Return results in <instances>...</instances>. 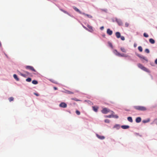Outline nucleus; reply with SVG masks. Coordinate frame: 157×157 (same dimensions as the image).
<instances>
[{
  "label": "nucleus",
  "instance_id": "obj_12",
  "mask_svg": "<svg viewBox=\"0 0 157 157\" xmlns=\"http://www.w3.org/2000/svg\"><path fill=\"white\" fill-rule=\"evenodd\" d=\"M74 9L77 12H78L79 13L81 14H82L83 13L82 12L80 11L76 7H75L74 8Z\"/></svg>",
  "mask_w": 157,
  "mask_h": 157
},
{
  "label": "nucleus",
  "instance_id": "obj_15",
  "mask_svg": "<svg viewBox=\"0 0 157 157\" xmlns=\"http://www.w3.org/2000/svg\"><path fill=\"white\" fill-rule=\"evenodd\" d=\"M18 74L20 75L21 76L24 77H26L27 75L26 74H22L19 71H18Z\"/></svg>",
  "mask_w": 157,
  "mask_h": 157
},
{
  "label": "nucleus",
  "instance_id": "obj_1",
  "mask_svg": "<svg viewBox=\"0 0 157 157\" xmlns=\"http://www.w3.org/2000/svg\"><path fill=\"white\" fill-rule=\"evenodd\" d=\"M113 52L116 56L119 57H128L129 56L127 54H121L120 53L118 52L116 50H114Z\"/></svg>",
  "mask_w": 157,
  "mask_h": 157
},
{
  "label": "nucleus",
  "instance_id": "obj_50",
  "mask_svg": "<svg viewBox=\"0 0 157 157\" xmlns=\"http://www.w3.org/2000/svg\"><path fill=\"white\" fill-rule=\"evenodd\" d=\"M156 28H157V27H156Z\"/></svg>",
  "mask_w": 157,
  "mask_h": 157
},
{
  "label": "nucleus",
  "instance_id": "obj_9",
  "mask_svg": "<svg viewBox=\"0 0 157 157\" xmlns=\"http://www.w3.org/2000/svg\"><path fill=\"white\" fill-rule=\"evenodd\" d=\"M107 33L109 35H111L113 33V31L109 29H108L107 31Z\"/></svg>",
  "mask_w": 157,
  "mask_h": 157
},
{
  "label": "nucleus",
  "instance_id": "obj_29",
  "mask_svg": "<svg viewBox=\"0 0 157 157\" xmlns=\"http://www.w3.org/2000/svg\"><path fill=\"white\" fill-rule=\"evenodd\" d=\"M66 93L69 94H74V93L73 92L67 90L66 91Z\"/></svg>",
  "mask_w": 157,
  "mask_h": 157
},
{
  "label": "nucleus",
  "instance_id": "obj_4",
  "mask_svg": "<svg viewBox=\"0 0 157 157\" xmlns=\"http://www.w3.org/2000/svg\"><path fill=\"white\" fill-rule=\"evenodd\" d=\"M115 35L116 37L117 38H121V39L122 40H125L124 37V36H121V33L119 32H117L115 33Z\"/></svg>",
  "mask_w": 157,
  "mask_h": 157
},
{
  "label": "nucleus",
  "instance_id": "obj_8",
  "mask_svg": "<svg viewBox=\"0 0 157 157\" xmlns=\"http://www.w3.org/2000/svg\"><path fill=\"white\" fill-rule=\"evenodd\" d=\"M87 26L88 28V30H87L89 31L90 32H93L94 30L92 26L89 25H87Z\"/></svg>",
  "mask_w": 157,
  "mask_h": 157
},
{
  "label": "nucleus",
  "instance_id": "obj_5",
  "mask_svg": "<svg viewBox=\"0 0 157 157\" xmlns=\"http://www.w3.org/2000/svg\"><path fill=\"white\" fill-rule=\"evenodd\" d=\"M25 68L27 69L30 70L32 71L36 72V70L32 66H26L25 67Z\"/></svg>",
  "mask_w": 157,
  "mask_h": 157
},
{
  "label": "nucleus",
  "instance_id": "obj_13",
  "mask_svg": "<svg viewBox=\"0 0 157 157\" xmlns=\"http://www.w3.org/2000/svg\"><path fill=\"white\" fill-rule=\"evenodd\" d=\"M141 118L140 117H138L136 119V121L137 123H139L141 121Z\"/></svg>",
  "mask_w": 157,
  "mask_h": 157
},
{
  "label": "nucleus",
  "instance_id": "obj_46",
  "mask_svg": "<svg viewBox=\"0 0 157 157\" xmlns=\"http://www.w3.org/2000/svg\"><path fill=\"white\" fill-rule=\"evenodd\" d=\"M102 10L103 11H105V12H106V11H107V9H105V10Z\"/></svg>",
  "mask_w": 157,
  "mask_h": 157
},
{
  "label": "nucleus",
  "instance_id": "obj_26",
  "mask_svg": "<svg viewBox=\"0 0 157 157\" xmlns=\"http://www.w3.org/2000/svg\"><path fill=\"white\" fill-rule=\"evenodd\" d=\"M14 100V98L13 97H10L9 98V100L10 102L13 101Z\"/></svg>",
  "mask_w": 157,
  "mask_h": 157
},
{
  "label": "nucleus",
  "instance_id": "obj_45",
  "mask_svg": "<svg viewBox=\"0 0 157 157\" xmlns=\"http://www.w3.org/2000/svg\"><path fill=\"white\" fill-rule=\"evenodd\" d=\"M143 122H144V123H147V121H143Z\"/></svg>",
  "mask_w": 157,
  "mask_h": 157
},
{
  "label": "nucleus",
  "instance_id": "obj_18",
  "mask_svg": "<svg viewBox=\"0 0 157 157\" xmlns=\"http://www.w3.org/2000/svg\"><path fill=\"white\" fill-rule=\"evenodd\" d=\"M93 109V110L95 112H97L98 111V107H95V106H93L92 107Z\"/></svg>",
  "mask_w": 157,
  "mask_h": 157
},
{
  "label": "nucleus",
  "instance_id": "obj_39",
  "mask_svg": "<svg viewBox=\"0 0 157 157\" xmlns=\"http://www.w3.org/2000/svg\"><path fill=\"white\" fill-rule=\"evenodd\" d=\"M24 72L26 73V74L27 75V76H29L30 74V73L27 71H24Z\"/></svg>",
  "mask_w": 157,
  "mask_h": 157
},
{
  "label": "nucleus",
  "instance_id": "obj_10",
  "mask_svg": "<svg viewBox=\"0 0 157 157\" xmlns=\"http://www.w3.org/2000/svg\"><path fill=\"white\" fill-rule=\"evenodd\" d=\"M96 136L98 138H99V139H101V140H103L105 138V137L104 136H100L97 134H96Z\"/></svg>",
  "mask_w": 157,
  "mask_h": 157
},
{
  "label": "nucleus",
  "instance_id": "obj_22",
  "mask_svg": "<svg viewBox=\"0 0 157 157\" xmlns=\"http://www.w3.org/2000/svg\"><path fill=\"white\" fill-rule=\"evenodd\" d=\"M60 10L61 11H62L64 13H66V14H68L69 15H70V14L67 12L66 11H65V10H63L62 9H60Z\"/></svg>",
  "mask_w": 157,
  "mask_h": 157
},
{
  "label": "nucleus",
  "instance_id": "obj_28",
  "mask_svg": "<svg viewBox=\"0 0 157 157\" xmlns=\"http://www.w3.org/2000/svg\"><path fill=\"white\" fill-rule=\"evenodd\" d=\"M31 78H28L26 79V81L27 82H30L31 81Z\"/></svg>",
  "mask_w": 157,
  "mask_h": 157
},
{
  "label": "nucleus",
  "instance_id": "obj_19",
  "mask_svg": "<svg viewBox=\"0 0 157 157\" xmlns=\"http://www.w3.org/2000/svg\"><path fill=\"white\" fill-rule=\"evenodd\" d=\"M13 77L14 79H15L17 81H18L19 80V78L17 77L16 75L14 74Z\"/></svg>",
  "mask_w": 157,
  "mask_h": 157
},
{
  "label": "nucleus",
  "instance_id": "obj_7",
  "mask_svg": "<svg viewBox=\"0 0 157 157\" xmlns=\"http://www.w3.org/2000/svg\"><path fill=\"white\" fill-rule=\"evenodd\" d=\"M59 106L62 108H65L67 107V104L64 102H62L59 104Z\"/></svg>",
  "mask_w": 157,
  "mask_h": 157
},
{
  "label": "nucleus",
  "instance_id": "obj_25",
  "mask_svg": "<svg viewBox=\"0 0 157 157\" xmlns=\"http://www.w3.org/2000/svg\"><path fill=\"white\" fill-rule=\"evenodd\" d=\"M141 59H142L144 60H145L147 62L148 61V60H147V59L145 57H144V56H142V57H141Z\"/></svg>",
  "mask_w": 157,
  "mask_h": 157
},
{
  "label": "nucleus",
  "instance_id": "obj_42",
  "mask_svg": "<svg viewBox=\"0 0 157 157\" xmlns=\"http://www.w3.org/2000/svg\"><path fill=\"white\" fill-rule=\"evenodd\" d=\"M83 26V28H84L85 29H86V30H88V29L87 28H86V27H85V26Z\"/></svg>",
  "mask_w": 157,
  "mask_h": 157
},
{
  "label": "nucleus",
  "instance_id": "obj_24",
  "mask_svg": "<svg viewBox=\"0 0 157 157\" xmlns=\"http://www.w3.org/2000/svg\"><path fill=\"white\" fill-rule=\"evenodd\" d=\"M71 100H73L75 101H81V100H80L78 99H77L76 98H71Z\"/></svg>",
  "mask_w": 157,
  "mask_h": 157
},
{
  "label": "nucleus",
  "instance_id": "obj_2",
  "mask_svg": "<svg viewBox=\"0 0 157 157\" xmlns=\"http://www.w3.org/2000/svg\"><path fill=\"white\" fill-rule=\"evenodd\" d=\"M134 108L136 110L139 111H145L147 110L146 107L141 106H135Z\"/></svg>",
  "mask_w": 157,
  "mask_h": 157
},
{
  "label": "nucleus",
  "instance_id": "obj_47",
  "mask_svg": "<svg viewBox=\"0 0 157 157\" xmlns=\"http://www.w3.org/2000/svg\"><path fill=\"white\" fill-rule=\"evenodd\" d=\"M141 57H142V56H139V57H140V58H141Z\"/></svg>",
  "mask_w": 157,
  "mask_h": 157
},
{
  "label": "nucleus",
  "instance_id": "obj_33",
  "mask_svg": "<svg viewBox=\"0 0 157 157\" xmlns=\"http://www.w3.org/2000/svg\"><path fill=\"white\" fill-rule=\"evenodd\" d=\"M144 36L145 37H148V35L146 33H144Z\"/></svg>",
  "mask_w": 157,
  "mask_h": 157
},
{
  "label": "nucleus",
  "instance_id": "obj_31",
  "mask_svg": "<svg viewBox=\"0 0 157 157\" xmlns=\"http://www.w3.org/2000/svg\"><path fill=\"white\" fill-rule=\"evenodd\" d=\"M112 117L115 118H117L118 117L117 115H112Z\"/></svg>",
  "mask_w": 157,
  "mask_h": 157
},
{
  "label": "nucleus",
  "instance_id": "obj_36",
  "mask_svg": "<svg viewBox=\"0 0 157 157\" xmlns=\"http://www.w3.org/2000/svg\"><path fill=\"white\" fill-rule=\"evenodd\" d=\"M76 113L78 115H79L80 114V112L77 110L76 111Z\"/></svg>",
  "mask_w": 157,
  "mask_h": 157
},
{
  "label": "nucleus",
  "instance_id": "obj_23",
  "mask_svg": "<svg viewBox=\"0 0 157 157\" xmlns=\"http://www.w3.org/2000/svg\"><path fill=\"white\" fill-rule=\"evenodd\" d=\"M32 83L33 84L36 85L38 83V82L36 80H34L32 81Z\"/></svg>",
  "mask_w": 157,
  "mask_h": 157
},
{
  "label": "nucleus",
  "instance_id": "obj_17",
  "mask_svg": "<svg viewBox=\"0 0 157 157\" xmlns=\"http://www.w3.org/2000/svg\"><path fill=\"white\" fill-rule=\"evenodd\" d=\"M149 41L152 44H154L155 43V40L152 38L150 39Z\"/></svg>",
  "mask_w": 157,
  "mask_h": 157
},
{
  "label": "nucleus",
  "instance_id": "obj_6",
  "mask_svg": "<svg viewBox=\"0 0 157 157\" xmlns=\"http://www.w3.org/2000/svg\"><path fill=\"white\" fill-rule=\"evenodd\" d=\"M110 110L107 108H104L101 110V112L104 114H106L110 112Z\"/></svg>",
  "mask_w": 157,
  "mask_h": 157
},
{
  "label": "nucleus",
  "instance_id": "obj_16",
  "mask_svg": "<svg viewBox=\"0 0 157 157\" xmlns=\"http://www.w3.org/2000/svg\"><path fill=\"white\" fill-rule=\"evenodd\" d=\"M121 127L123 129H126L129 128V127L128 125H122Z\"/></svg>",
  "mask_w": 157,
  "mask_h": 157
},
{
  "label": "nucleus",
  "instance_id": "obj_37",
  "mask_svg": "<svg viewBox=\"0 0 157 157\" xmlns=\"http://www.w3.org/2000/svg\"><path fill=\"white\" fill-rule=\"evenodd\" d=\"M109 120L108 119H105V123H109Z\"/></svg>",
  "mask_w": 157,
  "mask_h": 157
},
{
  "label": "nucleus",
  "instance_id": "obj_48",
  "mask_svg": "<svg viewBox=\"0 0 157 157\" xmlns=\"http://www.w3.org/2000/svg\"><path fill=\"white\" fill-rule=\"evenodd\" d=\"M137 56L139 57V56H140V55H137Z\"/></svg>",
  "mask_w": 157,
  "mask_h": 157
},
{
  "label": "nucleus",
  "instance_id": "obj_44",
  "mask_svg": "<svg viewBox=\"0 0 157 157\" xmlns=\"http://www.w3.org/2000/svg\"><path fill=\"white\" fill-rule=\"evenodd\" d=\"M54 89L55 90H57V88L56 87H54Z\"/></svg>",
  "mask_w": 157,
  "mask_h": 157
},
{
  "label": "nucleus",
  "instance_id": "obj_21",
  "mask_svg": "<svg viewBox=\"0 0 157 157\" xmlns=\"http://www.w3.org/2000/svg\"><path fill=\"white\" fill-rule=\"evenodd\" d=\"M128 120V121L130 122H132L133 121V120L132 117H128L127 118Z\"/></svg>",
  "mask_w": 157,
  "mask_h": 157
},
{
  "label": "nucleus",
  "instance_id": "obj_14",
  "mask_svg": "<svg viewBox=\"0 0 157 157\" xmlns=\"http://www.w3.org/2000/svg\"><path fill=\"white\" fill-rule=\"evenodd\" d=\"M82 14H83L85 16H87L89 18H91L92 17V16H91V15L85 14V13H82Z\"/></svg>",
  "mask_w": 157,
  "mask_h": 157
},
{
  "label": "nucleus",
  "instance_id": "obj_35",
  "mask_svg": "<svg viewBox=\"0 0 157 157\" xmlns=\"http://www.w3.org/2000/svg\"><path fill=\"white\" fill-rule=\"evenodd\" d=\"M129 25V24L128 22H126L125 24V26L126 27H128Z\"/></svg>",
  "mask_w": 157,
  "mask_h": 157
},
{
  "label": "nucleus",
  "instance_id": "obj_43",
  "mask_svg": "<svg viewBox=\"0 0 157 157\" xmlns=\"http://www.w3.org/2000/svg\"><path fill=\"white\" fill-rule=\"evenodd\" d=\"M155 64H157V59H156L155 61Z\"/></svg>",
  "mask_w": 157,
  "mask_h": 157
},
{
  "label": "nucleus",
  "instance_id": "obj_27",
  "mask_svg": "<svg viewBox=\"0 0 157 157\" xmlns=\"http://www.w3.org/2000/svg\"><path fill=\"white\" fill-rule=\"evenodd\" d=\"M138 49L139 50V51L140 52H142L143 51L142 48L141 46L138 47Z\"/></svg>",
  "mask_w": 157,
  "mask_h": 157
},
{
  "label": "nucleus",
  "instance_id": "obj_41",
  "mask_svg": "<svg viewBox=\"0 0 157 157\" xmlns=\"http://www.w3.org/2000/svg\"><path fill=\"white\" fill-rule=\"evenodd\" d=\"M104 27L103 26H101L100 27V29L101 30H102L104 29Z\"/></svg>",
  "mask_w": 157,
  "mask_h": 157
},
{
  "label": "nucleus",
  "instance_id": "obj_40",
  "mask_svg": "<svg viewBox=\"0 0 157 157\" xmlns=\"http://www.w3.org/2000/svg\"><path fill=\"white\" fill-rule=\"evenodd\" d=\"M34 95H36L37 96H38L39 95V94L37 93H34Z\"/></svg>",
  "mask_w": 157,
  "mask_h": 157
},
{
  "label": "nucleus",
  "instance_id": "obj_38",
  "mask_svg": "<svg viewBox=\"0 0 157 157\" xmlns=\"http://www.w3.org/2000/svg\"><path fill=\"white\" fill-rule=\"evenodd\" d=\"M108 44H109V45L110 47H112H112H113V45H112V44L111 43H110V42H109L108 43Z\"/></svg>",
  "mask_w": 157,
  "mask_h": 157
},
{
  "label": "nucleus",
  "instance_id": "obj_49",
  "mask_svg": "<svg viewBox=\"0 0 157 157\" xmlns=\"http://www.w3.org/2000/svg\"><path fill=\"white\" fill-rule=\"evenodd\" d=\"M111 112H112L113 113H114V112H113V111H112Z\"/></svg>",
  "mask_w": 157,
  "mask_h": 157
},
{
  "label": "nucleus",
  "instance_id": "obj_20",
  "mask_svg": "<svg viewBox=\"0 0 157 157\" xmlns=\"http://www.w3.org/2000/svg\"><path fill=\"white\" fill-rule=\"evenodd\" d=\"M121 50L122 52H125V53L126 52V49L125 48H123V47L121 48Z\"/></svg>",
  "mask_w": 157,
  "mask_h": 157
},
{
  "label": "nucleus",
  "instance_id": "obj_3",
  "mask_svg": "<svg viewBox=\"0 0 157 157\" xmlns=\"http://www.w3.org/2000/svg\"><path fill=\"white\" fill-rule=\"evenodd\" d=\"M137 66L139 68L142 69V70L147 72H149V70L145 67L143 65L140 63H138L137 64Z\"/></svg>",
  "mask_w": 157,
  "mask_h": 157
},
{
  "label": "nucleus",
  "instance_id": "obj_32",
  "mask_svg": "<svg viewBox=\"0 0 157 157\" xmlns=\"http://www.w3.org/2000/svg\"><path fill=\"white\" fill-rule=\"evenodd\" d=\"M105 117H108L110 118L112 117V115H106L105 116Z\"/></svg>",
  "mask_w": 157,
  "mask_h": 157
},
{
  "label": "nucleus",
  "instance_id": "obj_11",
  "mask_svg": "<svg viewBox=\"0 0 157 157\" xmlns=\"http://www.w3.org/2000/svg\"><path fill=\"white\" fill-rule=\"evenodd\" d=\"M116 21L120 25H122V21L120 19H117Z\"/></svg>",
  "mask_w": 157,
  "mask_h": 157
},
{
  "label": "nucleus",
  "instance_id": "obj_30",
  "mask_svg": "<svg viewBox=\"0 0 157 157\" xmlns=\"http://www.w3.org/2000/svg\"><path fill=\"white\" fill-rule=\"evenodd\" d=\"M50 81L54 83H56V84L57 83L56 81H55V80H54L53 79H50Z\"/></svg>",
  "mask_w": 157,
  "mask_h": 157
},
{
  "label": "nucleus",
  "instance_id": "obj_34",
  "mask_svg": "<svg viewBox=\"0 0 157 157\" xmlns=\"http://www.w3.org/2000/svg\"><path fill=\"white\" fill-rule=\"evenodd\" d=\"M145 52L147 53H149L150 52L149 49H145Z\"/></svg>",
  "mask_w": 157,
  "mask_h": 157
}]
</instances>
